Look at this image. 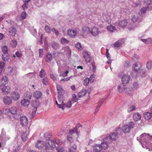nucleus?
Here are the masks:
<instances>
[{"label": "nucleus", "instance_id": "obj_1", "mask_svg": "<svg viewBox=\"0 0 152 152\" xmlns=\"http://www.w3.org/2000/svg\"><path fill=\"white\" fill-rule=\"evenodd\" d=\"M151 136H150L148 134L144 133L141 134L139 137H137V140L140 142L143 148L147 149L149 144L148 145L147 144H146L148 142V140Z\"/></svg>", "mask_w": 152, "mask_h": 152}, {"label": "nucleus", "instance_id": "obj_2", "mask_svg": "<svg viewBox=\"0 0 152 152\" xmlns=\"http://www.w3.org/2000/svg\"><path fill=\"white\" fill-rule=\"evenodd\" d=\"M79 134L76 126L73 129L69 131L67 136V139L70 142H72L73 141V138L76 136H78Z\"/></svg>", "mask_w": 152, "mask_h": 152}, {"label": "nucleus", "instance_id": "obj_3", "mask_svg": "<svg viewBox=\"0 0 152 152\" xmlns=\"http://www.w3.org/2000/svg\"><path fill=\"white\" fill-rule=\"evenodd\" d=\"M81 35L83 37L86 36V35L90 32L93 36H95V28L93 27L90 31V28L86 26H84L82 28Z\"/></svg>", "mask_w": 152, "mask_h": 152}, {"label": "nucleus", "instance_id": "obj_4", "mask_svg": "<svg viewBox=\"0 0 152 152\" xmlns=\"http://www.w3.org/2000/svg\"><path fill=\"white\" fill-rule=\"evenodd\" d=\"M56 141L55 139H54L53 140H48L46 142L45 148L46 151L49 149L53 150L56 148V146L55 143Z\"/></svg>", "mask_w": 152, "mask_h": 152}, {"label": "nucleus", "instance_id": "obj_5", "mask_svg": "<svg viewBox=\"0 0 152 152\" xmlns=\"http://www.w3.org/2000/svg\"><path fill=\"white\" fill-rule=\"evenodd\" d=\"M64 96L60 95L58 96V101H56V103L59 108H61L64 110V108L65 104L63 101Z\"/></svg>", "mask_w": 152, "mask_h": 152}, {"label": "nucleus", "instance_id": "obj_6", "mask_svg": "<svg viewBox=\"0 0 152 152\" xmlns=\"http://www.w3.org/2000/svg\"><path fill=\"white\" fill-rule=\"evenodd\" d=\"M28 118L25 116L23 115L20 118V122L21 125L23 127L26 126L28 124Z\"/></svg>", "mask_w": 152, "mask_h": 152}, {"label": "nucleus", "instance_id": "obj_7", "mask_svg": "<svg viewBox=\"0 0 152 152\" xmlns=\"http://www.w3.org/2000/svg\"><path fill=\"white\" fill-rule=\"evenodd\" d=\"M133 67L134 70L137 73L140 74L143 72L142 68V66L139 63H135L133 65Z\"/></svg>", "mask_w": 152, "mask_h": 152}, {"label": "nucleus", "instance_id": "obj_8", "mask_svg": "<svg viewBox=\"0 0 152 152\" xmlns=\"http://www.w3.org/2000/svg\"><path fill=\"white\" fill-rule=\"evenodd\" d=\"M118 135L115 132L110 134L109 136H106L105 137V139H104V140H107L109 139L111 140H116L118 139Z\"/></svg>", "mask_w": 152, "mask_h": 152}, {"label": "nucleus", "instance_id": "obj_9", "mask_svg": "<svg viewBox=\"0 0 152 152\" xmlns=\"http://www.w3.org/2000/svg\"><path fill=\"white\" fill-rule=\"evenodd\" d=\"M10 96L13 100L17 101L20 98V95L18 92L13 91L11 93Z\"/></svg>", "mask_w": 152, "mask_h": 152}, {"label": "nucleus", "instance_id": "obj_10", "mask_svg": "<svg viewBox=\"0 0 152 152\" xmlns=\"http://www.w3.org/2000/svg\"><path fill=\"white\" fill-rule=\"evenodd\" d=\"M83 56L85 61L87 63L90 62L91 59V57L89 54L86 51H84L83 53Z\"/></svg>", "mask_w": 152, "mask_h": 152}, {"label": "nucleus", "instance_id": "obj_11", "mask_svg": "<svg viewBox=\"0 0 152 152\" xmlns=\"http://www.w3.org/2000/svg\"><path fill=\"white\" fill-rule=\"evenodd\" d=\"M127 22L126 20H124L119 22V23H116L115 25L118 26L119 27L124 28L127 25Z\"/></svg>", "mask_w": 152, "mask_h": 152}, {"label": "nucleus", "instance_id": "obj_12", "mask_svg": "<svg viewBox=\"0 0 152 152\" xmlns=\"http://www.w3.org/2000/svg\"><path fill=\"white\" fill-rule=\"evenodd\" d=\"M130 80V77L127 75H123L122 77V83L125 84L127 83Z\"/></svg>", "mask_w": 152, "mask_h": 152}, {"label": "nucleus", "instance_id": "obj_13", "mask_svg": "<svg viewBox=\"0 0 152 152\" xmlns=\"http://www.w3.org/2000/svg\"><path fill=\"white\" fill-rule=\"evenodd\" d=\"M4 103L6 104L10 105L12 103V101L9 96H5L3 99Z\"/></svg>", "mask_w": 152, "mask_h": 152}, {"label": "nucleus", "instance_id": "obj_14", "mask_svg": "<svg viewBox=\"0 0 152 152\" xmlns=\"http://www.w3.org/2000/svg\"><path fill=\"white\" fill-rule=\"evenodd\" d=\"M68 35L71 37L75 38L77 35L75 31L72 29H69L67 31Z\"/></svg>", "mask_w": 152, "mask_h": 152}, {"label": "nucleus", "instance_id": "obj_15", "mask_svg": "<svg viewBox=\"0 0 152 152\" xmlns=\"http://www.w3.org/2000/svg\"><path fill=\"white\" fill-rule=\"evenodd\" d=\"M44 142L40 140L38 141L35 144V146L36 148L39 149H42L44 146Z\"/></svg>", "mask_w": 152, "mask_h": 152}, {"label": "nucleus", "instance_id": "obj_16", "mask_svg": "<svg viewBox=\"0 0 152 152\" xmlns=\"http://www.w3.org/2000/svg\"><path fill=\"white\" fill-rule=\"evenodd\" d=\"M105 100V99L104 98L102 99H100L99 102L97 103L96 107V113L98 111L100 107L102 105L103 103L104 102Z\"/></svg>", "mask_w": 152, "mask_h": 152}, {"label": "nucleus", "instance_id": "obj_17", "mask_svg": "<svg viewBox=\"0 0 152 152\" xmlns=\"http://www.w3.org/2000/svg\"><path fill=\"white\" fill-rule=\"evenodd\" d=\"M56 88L58 92V96H63L64 93V91L63 89L61 86L59 85H57Z\"/></svg>", "mask_w": 152, "mask_h": 152}, {"label": "nucleus", "instance_id": "obj_18", "mask_svg": "<svg viewBox=\"0 0 152 152\" xmlns=\"http://www.w3.org/2000/svg\"><path fill=\"white\" fill-rule=\"evenodd\" d=\"M1 90L4 94H7L10 91V88L8 86H4L2 88Z\"/></svg>", "mask_w": 152, "mask_h": 152}, {"label": "nucleus", "instance_id": "obj_19", "mask_svg": "<svg viewBox=\"0 0 152 152\" xmlns=\"http://www.w3.org/2000/svg\"><path fill=\"white\" fill-rule=\"evenodd\" d=\"M118 91L121 93H122L125 91L126 88L124 84H120L118 86L117 88Z\"/></svg>", "mask_w": 152, "mask_h": 152}, {"label": "nucleus", "instance_id": "obj_20", "mask_svg": "<svg viewBox=\"0 0 152 152\" xmlns=\"http://www.w3.org/2000/svg\"><path fill=\"white\" fill-rule=\"evenodd\" d=\"M130 130V128L129 126L128 125H125L122 128L123 132L125 133L129 132Z\"/></svg>", "mask_w": 152, "mask_h": 152}, {"label": "nucleus", "instance_id": "obj_21", "mask_svg": "<svg viewBox=\"0 0 152 152\" xmlns=\"http://www.w3.org/2000/svg\"><path fill=\"white\" fill-rule=\"evenodd\" d=\"M133 119L136 121L140 120L141 119V115L138 113H134L133 114Z\"/></svg>", "mask_w": 152, "mask_h": 152}, {"label": "nucleus", "instance_id": "obj_22", "mask_svg": "<svg viewBox=\"0 0 152 152\" xmlns=\"http://www.w3.org/2000/svg\"><path fill=\"white\" fill-rule=\"evenodd\" d=\"M52 59V56L51 54L48 53H47L45 58V61L46 62H50Z\"/></svg>", "mask_w": 152, "mask_h": 152}, {"label": "nucleus", "instance_id": "obj_23", "mask_svg": "<svg viewBox=\"0 0 152 152\" xmlns=\"http://www.w3.org/2000/svg\"><path fill=\"white\" fill-rule=\"evenodd\" d=\"M16 30L15 28L11 27L9 28V32L12 36H15L16 34Z\"/></svg>", "mask_w": 152, "mask_h": 152}, {"label": "nucleus", "instance_id": "obj_24", "mask_svg": "<svg viewBox=\"0 0 152 152\" xmlns=\"http://www.w3.org/2000/svg\"><path fill=\"white\" fill-rule=\"evenodd\" d=\"M42 93L39 91H37L34 92L33 96L36 99L40 98L41 97Z\"/></svg>", "mask_w": 152, "mask_h": 152}, {"label": "nucleus", "instance_id": "obj_25", "mask_svg": "<svg viewBox=\"0 0 152 152\" xmlns=\"http://www.w3.org/2000/svg\"><path fill=\"white\" fill-rule=\"evenodd\" d=\"M1 83L2 85H4L7 84L8 82V78L6 76H4L1 78Z\"/></svg>", "mask_w": 152, "mask_h": 152}, {"label": "nucleus", "instance_id": "obj_26", "mask_svg": "<svg viewBox=\"0 0 152 152\" xmlns=\"http://www.w3.org/2000/svg\"><path fill=\"white\" fill-rule=\"evenodd\" d=\"M32 96V94L30 92H27L24 95V98L23 99L26 100H28L30 101L31 99Z\"/></svg>", "mask_w": 152, "mask_h": 152}, {"label": "nucleus", "instance_id": "obj_27", "mask_svg": "<svg viewBox=\"0 0 152 152\" xmlns=\"http://www.w3.org/2000/svg\"><path fill=\"white\" fill-rule=\"evenodd\" d=\"M86 94V89L82 90L78 94V96L79 98H82L85 96Z\"/></svg>", "mask_w": 152, "mask_h": 152}, {"label": "nucleus", "instance_id": "obj_28", "mask_svg": "<svg viewBox=\"0 0 152 152\" xmlns=\"http://www.w3.org/2000/svg\"><path fill=\"white\" fill-rule=\"evenodd\" d=\"M30 103V101L28 100L23 99L21 101V104L23 106L27 107Z\"/></svg>", "mask_w": 152, "mask_h": 152}, {"label": "nucleus", "instance_id": "obj_29", "mask_svg": "<svg viewBox=\"0 0 152 152\" xmlns=\"http://www.w3.org/2000/svg\"><path fill=\"white\" fill-rule=\"evenodd\" d=\"M124 43L123 40H118L115 42L114 44V46L115 47H119Z\"/></svg>", "mask_w": 152, "mask_h": 152}, {"label": "nucleus", "instance_id": "obj_30", "mask_svg": "<svg viewBox=\"0 0 152 152\" xmlns=\"http://www.w3.org/2000/svg\"><path fill=\"white\" fill-rule=\"evenodd\" d=\"M52 48L53 49H57L59 48L60 45L59 44L56 42H52L51 44Z\"/></svg>", "mask_w": 152, "mask_h": 152}, {"label": "nucleus", "instance_id": "obj_31", "mask_svg": "<svg viewBox=\"0 0 152 152\" xmlns=\"http://www.w3.org/2000/svg\"><path fill=\"white\" fill-rule=\"evenodd\" d=\"M151 113L149 112L145 113L144 115V118L147 120H149L151 117Z\"/></svg>", "mask_w": 152, "mask_h": 152}, {"label": "nucleus", "instance_id": "obj_32", "mask_svg": "<svg viewBox=\"0 0 152 152\" xmlns=\"http://www.w3.org/2000/svg\"><path fill=\"white\" fill-rule=\"evenodd\" d=\"M107 29L110 31L113 32L115 31V27L112 25H110L107 27Z\"/></svg>", "mask_w": 152, "mask_h": 152}, {"label": "nucleus", "instance_id": "obj_33", "mask_svg": "<svg viewBox=\"0 0 152 152\" xmlns=\"http://www.w3.org/2000/svg\"><path fill=\"white\" fill-rule=\"evenodd\" d=\"M51 135L48 132L45 133L44 135V138L47 140H51Z\"/></svg>", "mask_w": 152, "mask_h": 152}, {"label": "nucleus", "instance_id": "obj_34", "mask_svg": "<svg viewBox=\"0 0 152 152\" xmlns=\"http://www.w3.org/2000/svg\"><path fill=\"white\" fill-rule=\"evenodd\" d=\"M10 112L11 113L14 114L17 113V109L15 107H12L10 109Z\"/></svg>", "mask_w": 152, "mask_h": 152}, {"label": "nucleus", "instance_id": "obj_35", "mask_svg": "<svg viewBox=\"0 0 152 152\" xmlns=\"http://www.w3.org/2000/svg\"><path fill=\"white\" fill-rule=\"evenodd\" d=\"M2 58L5 61H7L9 58L8 53H7V54L6 53L3 54L2 55Z\"/></svg>", "mask_w": 152, "mask_h": 152}, {"label": "nucleus", "instance_id": "obj_36", "mask_svg": "<svg viewBox=\"0 0 152 152\" xmlns=\"http://www.w3.org/2000/svg\"><path fill=\"white\" fill-rule=\"evenodd\" d=\"M112 14H110V15H106L105 19H104L106 22H107L108 23H111V16Z\"/></svg>", "mask_w": 152, "mask_h": 152}, {"label": "nucleus", "instance_id": "obj_37", "mask_svg": "<svg viewBox=\"0 0 152 152\" xmlns=\"http://www.w3.org/2000/svg\"><path fill=\"white\" fill-rule=\"evenodd\" d=\"M138 20V17L137 15H132V16L131 20L133 22H137Z\"/></svg>", "mask_w": 152, "mask_h": 152}, {"label": "nucleus", "instance_id": "obj_38", "mask_svg": "<svg viewBox=\"0 0 152 152\" xmlns=\"http://www.w3.org/2000/svg\"><path fill=\"white\" fill-rule=\"evenodd\" d=\"M141 40L143 42L147 44L152 43V40L151 38H148L146 39H142Z\"/></svg>", "mask_w": 152, "mask_h": 152}, {"label": "nucleus", "instance_id": "obj_39", "mask_svg": "<svg viewBox=\"0 0 152 152\" xmlns=\"http://www.w3.org/2000/svg\"><path fill=\"white\" fill-rule=\"evenodd\" d=\"M100 146L102 149L104 150L107 149L108 147L107 144L105 142H102L100 145Z\"/></svg>", "mask_w": 152, "mask_h": 152}, {"label": "nucleus", "instance_id": "obj_40", "mask_svg": "<svg viewBox=\"0 0 152 152\" xmlns=\"http://www.w3.org/2000/svg\"><path fill=\"white\" fill-rule=\"evenodd\" d=\"M42 83L45 85H47L48 84V79L47 77H44L42 79Z\"/></svg>", "mask_w": 152, "mask_h": 152}, {"label": "nucleus", "instance_id": "obj_41", "mask_svg": "<svg viewBox=\"0 0 152 152\" xmlns=\"http://www.w3.org/2000/svg\"><path fill=\"white\" fill-rule=\"evenodd\" d=\"M61 42L63 45H66L68 44L69 41L65 38H62L61 39Z\"/></svg>", "mask_w": 152, "mask_h": 152}, {"label": "nucleus", "instance_id": "obj_42", "mask_svg": "<svg viewBox=\"0 0 152 152\" xmlns=\"http://www.w3.org/2000/svg\"><path fill=\"white\" fill-rule=\"evenodd\" d=\"M45 75V72L43 69H42L40 72L39 76L41 78H42Z\"/></svg>", "mask_w": 152, "mask_h": 152}, {"label": "nucleus", "instance_id": "obj_43", "mask_svg": "<svg viewBox=\"0 0 152 152\" xmlns=\"http://www.w3.org/2000/svg\"><path fill=\"white\" fill-rule=\"evenodd\" d=\"M146 144H147L148 145L149 144L147 149H149V151L150 150V148L151 146L152 145V137L151 136L150 139L148 140V142Z\"/></svg>", "mask_w": 152, "mask_h": 152}, {"label": "nucleus", "instance_id": "obj_44", "mask_svg": "<svg viewBox=\"0 0 152 152\" xmlns=\"http://www.w3.org/2000/svg\"><path fill=\"white\" fill-rule=\"evenodd\" d=\"M146 66L147 68L149 69L152 67V62L150 60H149L147 63Z\"/></svg>", "mask_w": 152, "mask_h": 152}, {"label": "nucleus", "instance_id": "obj_45", "mask_svg": "<svg viewBox=\"0 0 152 152\" xmlns=\"http://www.w3.org/2000/svg\"><path fill=\"white\" fill-rule=\"evenodd\" d=\"M44 29L45 30V32L48 33H50L51 31H52L51 28L49 26H45Z\"/></svg>", "mask_w": 152, "mask_h": 152}, {"label": "nucleus", "instance_id": "obj_46", "mask_svg": "<svg viewBox=\"0 0 152 152\" xmlns=\"http://www.w3.org/2000/svg\"><path fill=\"white\" fill-rule=\"evenodd\" d=\"M89 82V78L87 77L84 80L83 83L84 86H87Z\"/></svg>", "mask_w": 152, "mask_h": 152}, {"label": "nucleus", "instance_id": "obj_47", "mask_svg": "<svg viewBox=\"0 0 152 152\" xmlns=\"http://www.w3.org/2000/svg\"><path fill=\"white\" fill-rule=\"evenodd\" d=\"M136 108L135 106L133 105H131L128 108L127 111L128 112L130 113L134 110L136 109Z\"/></svg>", "mask_w": 152, "mask_h": 152}, {"label": "nucleus", "instance_id": "obj_48", "mask_svg": "<svg viewBox=\"0 0 152 152\" xmlns=\"http://www.w3.org/2000/svg\"><path fill=\"white\" fill-rule=\"evenodd\" d=\"M2 51L3 52V54L6 53L7 54L8 53V50L7 47L5 46L2 47L1 48Z\"/></svg>", "mask_w": 152, "mask_h": 152}, {"label": "nucleus", "instance_id": "obj_49", "mask_svg": "<svg viewBox=\"0 0 152 152\" xmlns=\"http://www.w3.org/2000/svg\"><path fill=\"white\" fill-rule=\"evenodd\" d=\"M78 99L77 98L76 95L75 94H73L72 95L71 100L74 102H75L78 100Z\"/></svg>", "mask_w": 152, "mask_h": 152}, {"label": "nucleus", "instance_id": "obj_50", "mask_svg": "<svg viewBox=\"0 0 152 152\" xmlns=\"http://www.w3.org/2000/svg\"><path fill=\"white\" fill-rule=\"evenodd\" d=\"M102 149L100 145L99 144L96 145V151L99 152Z\"/></svg>", "mask_w": 152, "mask_h": 152}, {"label": "nucleus", "instance_id": "obj_51", "mask_svg": "<svg viewBox=\"0 0 152 152\" xmlns=\"http://www.w3.org/2000/svg\"><path fill=\"white\" fill-rule=\"evenodd\" d=\"M22 56V54L21 53L18 51H17L16 52L15 55H13V57L14 58L17 57L18 58H20Z\"/></svg>", "mask_w": 152, "mask_h": 152}, {"label": "nucleus", "instance_id": "obj_52", "mask_svg": "<svg viewBox=\"0 0 152 152\" xmlns=\"http://www.w3.org/2000/svg\"><path fill=\"white\" fill-rule=\"evenodd\" d=\"M75 46L76 48H77L78 50H81L82 49L81 45L79 43H77L75 45Z\"/></svg>", "mask_w": 152, "mask_h": 152}, {"label": "nucleus", "instance_id": "obj_53", "mask_svg": "<svg viewBox=\"0 0 152 152\" xmlns=\"http://www.w3.org/2000/svg\"><path fill=\"white\" fill-rule=\"evenodd\" d=\"M11 45L12 47L15 48L17 45V42L16 40H13L11 42Z\"/></svg>", "mask_w": 152, "mask_h": 152}, {"label": "nucleus", "instance_id": "obj_54", "mask_svg": "<svg viewBox=\"0 0 152 152\" xmlns=\"http://www.w3.org/2000/svg\"><path fill=\"white\" fill-rule=\"evenodd\" d=\"M89 78V82L90 83H92L94 82L95 80V75L93 74L91 75Z\"/></svg>", "mask_w": 152, "mask_h": 152}, {"label": "nucleus", "instance_id": "obj_55", "mask_svg": "<svg viewBox=\"0 0 152 152\" xmlns=\"http://www.w3.org/2000/svg\"><path fill=\"white\" fill-rule=\"evenodd\" d=\"M56 150L58 152H64L65 150L63 147H58L56 148Z\"/></svg>", "mask_w": 152, "mask_h": 152}, {"label": "nucleus", "instance_id": "obj_56", "mask_svg": "<svg viewBox=\"0 0 152 152\" xmlns=\"http://www.w3.org/2000/svg\"><path fill=\"white\" fill-rule=\"evenodd\" d=\"M151 2V0H148L147 2L146 1V2L147 4H148V5L147 7H148L150 9L152 10V4H150V3Z\"/></svg>", "mask_w": 152, "mask_h": 152}, {"label": "nucleus", "instance_id": "obj_57", "mask_svg": "<svg viewBox=\"0 0 152 152\" xmlns=\"http://www.w3.org/2000/svg\"><path fill=\"white\" fill-rule=\"evenodd\" d=\"M72 104L71 101L70 100L68 101L66 104H65L64 107L66 106V107L70 108L71 107Z\"/></svg>", "mask_w": 152, "mask_h": 152}, {"label": "nucleus", "instance_id": "obj_58", "mask_svg": "<svg viewBox=\"0 0 152 152\" xmlns=\"http://www.w3.org/2000/svg\"><path fill=\"white\" fill-rule=\"evenodd\" d=\"M39 56L40 57H42L43 55V51L42 49H40L39 50Z\"/></svg>", "mask_w": 152, "mask_h": 152}, {"label": "nucleus", "instance_id": "obj_59", "mask_svg": "<svg viewBox=\"0 0 152 152\" xmlns=\"http://www.w3.org/2000/svg\"><path fill=\"white\" fill-rule=\"evenodd\" d=\"M69 72L68 70H66L65 72H64L63 74H61L59 76L60 77H63L67 76V74L69 73Z\"/></svg>", "mask_w": 152, "mask_h": 152}, {"label": "nucleus", "instance_id": "obj_60", "mask_svg": "<svg viewBox=\"0 0 152 152\" xmlns=\"http://www.w3.org/2000/svg\"><path fill=\"white\" fill-rule=\"evenodd\" d=\"M28 3H24V4L22 5V7L23 10H25L28 8Z\"/></svg>", "mask_w": 152, "mask_h": 152}, {"label": "nucleus", "instance_id": "obj_61", "mask_svg": "<svg viewBox=\"0 0 152 152\" xmlns=\"http://www.w3.org/2000/svg\"><path fill=\"white\" fill-rule=\"evenodd\" d=\"M27 15V14L26 12H23L21 13V17L22 19H24L26 18V16Z\"/></svg>", "mask_w": 152, "mask_h": 152}, {"label": "nucleus", "instance_id": "obj_62", "mask_svg": "<svg viewBox=\"0 0 152 152\" xmlns=\"http://www.w3.org/2000/svg\"><path fill=\"white\" fill-rule=\"evenodd\" d=\"M2 113L5 114H7L10 112V110L7 109H5L3 110Z\"/></svg>", "mask_w": 152, "mask_h": 152}, {"label": "nucleus", "instance_id": "obj_63", "mask_svg": "<svg viewBox=\"0 0 152 152\" xmlns=\"http://www.w3.org/2000/svg\"><path fill=\"white\" fill-rule=\"evenodd\" d=\"M141 3L140 1H138V2L134 3L133 4V6L134 7H137L140 5Z\"/></svg>", "mask_w": 152, "mask_h": 152}, {"label": "nucleus", "instance_id": "obj_64", "mask_svg": "<svg viewBox=\"0 0 152 152\" xmlns=\"http://www.w3.org/2000/svg\"><path fill=\"white\" fill-rule=\"evenodd\" d=\"M146 10V8L145 7H142L140 10L141 14H144L145 13Z\"/></svg>", "mask_w": 152, "mask_h": 152}]
</instances>
